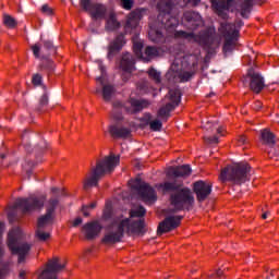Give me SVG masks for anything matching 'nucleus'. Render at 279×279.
<instances>
[{"instance_id": "nucleus-1", "label": "nucleus", "mask_w": 279, "mask_h": 279, "mask_svg": "<svg viewBox=\"0 0 279 279\" xmlns=\"http://www.w3.org/2000/svg\"><path fill=\"white\" fill-rule=\"evenodd\" d=\"M191 166L183 165L170 167L167 171L168 181L159 183L156 189H161L163 195L170 193V205L173 209L169 213H180V210H191L195 204V197L189 187H184V182L178 178H189L191 175Z\"/></svg>"}, {"instance_id": "nucleus-2", "label": "nucleus", "mask_w": 279, "mask_h": 279, "mask_svg": "<svg viewBox=\"0 0 279 279\" xmlns=\"http://www.w3.org/2000/svg\"><path fill=\"white\" fill-rule=\"evenodd\" d=\"M121 160L120 156L109 155L102 159H98L95 166H92L85 173L82 184L84 191H90L93 187L99 186V181L106 175H110L117 169Z\"/></svg>"}, {"instance_id": "nucleus-3", "label": "nucleus", "mask_w": 279, "mask_h": 279, "mask_svg": "<svg viewBox=\"0 0 279 279\" xmlns=\"http://www.w3.org/2000/svg\"><path fill=\"white\" fill-rule=\"evenodd\" d=\"M45 202H47L46 195H31L26 198L15 199L12 209L8 213V219L10 223L19 221L16 217V210H22V215H29V213H36V210H43L45 208Z\"/></svg>"}, {"instance_id": "nucleus-4", "label": "nucleus", "mask_w": 279, "mask_h": 279, "mask_svg": "<svg viewBox=\"0 0 279 279\" xmlns=\"http://www.w3.org/2000/svg\"><path fill=\"white\" fill-rule=\"evenodd\" d=\"M250 171L252 167L247 162L234 163L227 166L220 172L221 182H232L233 184H245L250 180Z\"/></svg>"}, {"instance_id": "nucleus-5", "label": "nucleus", "mask_w": 279, "mask_h": 279, "mask_svg": "<svg viewBox=\"0 0 279 279\" xmlns=\"http://www.w3.org/2000/svg\"><path fill=\"white\" fill-rule=\"evenodd\" d=\"M23 239V230L21 228L12 229L8 234V247L12 254L17 255V263H25L29 250H32V244L27 242H20Z\"/></svg>"}, {"instance_id": "nucleus-6", "label": "nucleus", "mask_w": 279, "mask_h": 279, "mask_svg": "<svg viewBox=\"0 0 279 279\" xmlns=\"http://www.w3.org/2000/svg\"><path fill=\"white\" fill-rule=\"evenodd\" d=\"M243 27V22L236 20L234 24L222 22L220 23L219 33L225 37L223 51L228 53L236 47V40H239V29Z\"/></svg>"}, {"instance_id": "nucleus-7", "label": "nucleus", "mask_w": 279, "mask_h": 279, "mask_svg": "<svg viewBox=\"0 0 279 279\" xmlns=\"http://www.w3.org/2000/svg\"><path fill=\"white\" fill-rule=\"evenodd\" d=\"M125 226H128V222L117 220L109 225L101 239L102 245H106L107 247H112V245L121 243L125 234Z\"/></svg>"}, {"instance_id": "nucleus-8", "label": "nucleus", "mask_w": 279, "mask_h": 279, "mask_svg": "<svg viewBox=\"0 0 279 279\" xmlns=\"http://www.w3.org/2000/svg\"><path fill=\"white\" fill-rule=\"evenodd\" d=\"M66 269V262L60 257H52L37 271V279H58V274Z\"/></svg>"}, {"instance_id": "nucleus-9", "label": "nucleus", "mask_w": 279, "mask_h": 279, "mask_svg": "<svg viewBox=\"0 0 279 279\" xmlns=\"http://www.w3.org/2000/svg\"><path fill=\"white\" fill-rule=\"evenodd\" d=\"M130 185L133 191H136L137 195H140L142 202H145V204H153V202L158 199L156 190H154L149 183L142 181L141 178L130 181Z\"/></svg>"}, {"instance_id": "nucleus-10", "label": "nucleus", "mask_w": 279, "mask_h": 279, "mask_svg": "<svg viewBox=\"0 0 279 279\" xmlns=\"http://www.w3.org/2000/svg\"><path fill=\"white\" fill-rule=\"evenodd\" d=\"M81 8L85 12H89L92 19H95V21L106 19V13L108 12L106 5L101 3H93L90 0H81Z\"/></svg>"}, {"instance_id": "nucleus-11", "label": "nucleus", "mask_w": 279, "mask_h": 279, "mask_svg": "<svg viewBox=\"0 0 279 279\" xmlns=\"http://www.w3.org/2000/svg\"><path fill=\"white\" fill-rule=\"evenodd\" d=\"M58 198H50L46 204V214L38 218L37 228L43 229L53 221L56 208H58Z\"/></svg>"}, {"instance_id": "nucleus-12", "label": "nucleus", "mask_w": 279, "mask_h": 279, "mask_svg": "<svg viewBox=\"0 0 279 279\" xmlns=\"http://www.w3.org/2000/svg\"><path fill=\"white\" fill-rule=\"evenodd\" d=\"M182 219H184V216L166 217L157 228V236H162V234H167V232H171V230H175V228H180V225L182 223Z\"/></svg>"}, {"instance_id": "nucleus-13", "label": "nucleus", "mask_w": 279, "mask_h": 279, "mask_svg": "<svg viewBox=\"0 0 279 279\" xmlns=\"http://www.w3.org/2000/svg\"><path fill=\"white\" fill-rule=\"evenodd\" d=\"M195 75V72L190 70H184L181 68V71H179L178 64L173 63L167 73L168 80H172L175 84L182 83V82H189L191 77Z\"/></svg>"}, {"instance_id": "nucleus-14", "label": "nucleus", "mask_w": 279, "mask_h": 279, "mask_svg": "<svg viewBox=\"0 0 279 279\" xmlns=\"http://www.w3.org/2000/svg\"><path fill=\"white\" fill-rule=\"evenodd\" d=\"M193 191L196 195L197 202H206V199H208L213 193V183L206 181H196L193 184Z\"/></svg>"}, {"instance_id": "nucleus-15", "label": "nucleus", "mask_w": 279, "mask_h": 279, "mask_svg": "<svg viewBox=\"0 0 279 279\" xmlns=\"http://www.w3.org/2000/svg\"><path fill=\"white\" fill-rule=\"evenodd\" d=\"M120 221H125L126 225L124 226V230H126L129 236H143L147 229H145V220H130V219H122Z\"/></svg>"}, {"instance_id": "nucleus-16", "label": "nucleus", "mask_w": 279, "mask_h": 279, "mask_svg": "<svg viewBox=\"0 0 279 279\" xmlns=\"http://www.w3.org/2000/svg\"><path fill=\"white\" fill-rule=\"evenodd\" d=\"M246 80L250 82V89L256 95L262 93L263 88H265V78L254 69L247 71Z\"/></svg>"}, {"instance_id": "nucleus-17", "label": "nucleus", "mask_w": 279, "mask_h": 279, "mask_svg": "<svg viewBox=\"0 0 279 279\" xmlns=\"http://www.w3.org/2000/svg\"><path fill=\"white\" fill-rule=\"evenodd\" d=\"M82 230L85 234V239H87V241H93L97 239L98 234H101V230H104V226H101L99 220H94L85 223Z\"/></svg>"}, {"instance_id": "nucleus-18", "label": "nucleus", "mask_w": 279, "mask_h": 279, "mask_svg": "<svg viewBox=\"0 0 279 279\" xmlns=\"http://www.w3.org/2000/svg\"><path fill=\"white\" fill-rule=\"evenodd\" d=\"M183 23L187 29L195 32L202 25V15L195 11H185L183 13Z\"/></svg>"}, {"instance_id": "nucleus-19", "label": "nucleus", "mask_w": 279, "mask_h": 279, "mask_svg": "<svg viewBox=\"0 0 279 279\" xmlns=\"http://www.w3.org/2000/svg\"><path fill=\"white\" fill-rule=\"evenodd\" d=\"M129 104L130 107L125 108L129 114H136L145 110V108H149V106H151V102H149V100L136 98H130Z\"/></svg>"}, {"instance_id": "nucleus-20", "label": "nucleus", "mask_w": 279, "mask_h": 279, "mask_svg": "<svg viewBox=\"0 0 279 279\" xmlns=\"http://www.w3.org/2000/svg\"><path fill=\"white\" fill-rule=\"evenodd\" d=\"M213 8L217 11L218 16L228 21V13L223 10H230L234 0H209Z\"/></svg>"}, {"instance_id": "nucleus-21", "label": "nucleus", "mask_w": 279, "mask_h": 279, "mask_svg": "<svg viewBox=\"0 0 279 279\" xmlns=\"http://www.w3.org/2000/svg\"><path fill=\"white\" fill-rule=\"evenodd\" d=\"M199 66V56L197 54H187L183 57L181 61V68L183 71H192V73H197Z\"/></svg>"}, {"instance_id": "nucleus-22", "label": "nucleus", "mask_w": 279, "mask_h": 279, "mask_svg": "<svg viewBox=\"0 0 279 279\" xmlns=\"http://www.w3.org/2000/svg\"><path fill=\"white\" fill-rule=\"evenodd\" d=\"M120 69L124 73H134L136 71V58L130 52L123 53L120 60Z\"/></svg>"}, {"instance_id": "nucleus-23", "label": "nucleus", "mask_w": 279, "mask_h": 279, "mask_svg": "<svg viewBox=\"0 0 279 279\" xmlns=\"http://www.w3.org/2000/svg\"><path fill=\"white\" fill-rule=\"evenodd\" d=\"M143 19V12H141V10H134L132 11L129 16H128V21L125 23V31L126 32H132V29H136V27H138V23L141 22V20Z\"/></svg>"}, {"instance_id": "nucleus-24", "label": "nucleus", "mask_w": 279, "mask_h": 279, "mask_svg": "<svg viewBox=\"0 0 279 279\" xmlns=\"http://www.w3.org/2000/svg\"><path fill=\"white\" fill-rule=\"evenodd\" d=\"M125 45V36L123 34H120L116 37V40L111 41L108 47V58H113V56H117L123 49V46Z\"/></svg>"}, {"instance_id": "nucleus-25", "label": "nucleus", "mask_w": 279, "mask_h": 279, "mask_svg": "<svg viewBox=\"0 0 279 279\" xmlns=\"http://www.w3.org/2000/svg\"><path fill=\"white\" fill-rule=\"evenodd\" d=\"M96 81L100 83V86H102L101 95L104 101L107 104L112 101V97H114L117 89L113 85L110 84H104V78L101 76L97 77Z\"/></svg>"}, {"instance_id": "nucleus-26", "label": "nucleus", "mask_w": 279, "mask_h": 279, "mask_svg": "<svg viewBox=\"0 0 279 279\" xmlns=\"http://www.w3.org/2000/svg\"><path fill=\"white\" fill-rule=\"evenodd\" d=\"M109 134L112 138H130L132 131L124 126L110 125Z\"/></svg>"}, {"instance_id": "nucleus-27", "label": "nucleus", "mask_w": 279, "mask_h": 279, "mask_svg": "<svg viewBox=\"0 0 279 279\" xmlns=\"http://www.w3.org/2000/svg\"><path fill=\"white\" fill-rule=\"evenodd\" d=\"M159 21H161V25H163L165 29H175L180 23L178 17L172 16L171 14L161 15Z\"/></svg>"}, {"instance_id": "nucleus-28", "label": "nucleus", "mask_w": 279, "mask_h": 279, "mask_svg": "<svg viewBox=\"0 0 279 279\" xmlns=\"http://www.w3.org/2000/svg\"><path fill=\"white\" fill-rule=\"evenodd\" d=\"M157 10L159 11L158 19L165 16V14H171V10H173V1L172 0H160L157 3Z\"/></svg>"}, {"instance_id": "nucleus-29", "label": "nucleus", "mask_w": 279, "mask_h": 279, "mask_svg": "<svg viewBox=\"0 0 279 279\" xmlns=\"http://www.w3.org/2000/svg\"><path fill=\"white\" fill-rule=\"evenodd\" d=\"M260 141L263 145H268V147H272L276 145V135L271 133L268 129H264L260 131Z\"/></svg>"}, {"instance_id": "nucleus-30", "label": "nucleus", "mask_w": 279, "mask_h": 279, "mask_svg": "<svg viewBox=\"0 0 279 279\" xmlns=\"http://www.w3.org/2000/svg\"><path fill=\"white\" fill-rule=\"evenodd\" d=\"M120 27L121 23L117 21V13L111 11L107 17L106 29L108 32H114V29H119Z\"/></svg>"}, {"instance_id": "nucleus-31", "label": "nucleus", "mask_w": 279, "mask_h": 279, "mask_svg": "<svg viewBox=\"0 0 279 279\" xmlns=\"http://www.w3.org/2000/svg\"><path fill=\"white\" fill-rule=\"evenodd\" d=\"M156 57H158V48L154 46H147L144 53L141 54L143 62H151Z\"/></svg>"}, {"instance_id": "nucleus-32", "label": "nucleus", "mask_w": 279, "mask_h": 279, "mask_svg": "<svg viewBox=\"0 0 279 279\" xmlns=\"http://www.w3.org/2000/svg\"><path fill=\"white\" fill-rule=\"evenodd\" d=\"M254 8V0H243L240 5V14L242 19H250L252 9Z\"/></svg>"}, {"instance_id": "nucleus-33", "label": "nucleus", "mask_w": 279, "mask_h": 279, "mask_svg": "<svg viewBox=\"0 0 279 279\" xmlns=\"http://www.w3.org/2000/svg\"><path fill=\"white\" fill-rule=\"evenodd\" d=\"M194 43H198L201 47H210L213 45V35L210 33L206 32L202 35H195Z\"/></svg>"}, {"instance_id": "nucleus-34", "label": "nucleus", "mask_w": 279, "mask_h": 279, "mask_svg": "<svg viewBox=\"0 0 279 279\" xmlns=\"http://www.w3.org/2000/svg\"><path fill=\"white\" fill-rule=\"evenodd\" d=\"M169 99L171 102L168 104H172V106L178 108V106H180V99H182V92L180 90V88L170 89Z\"/></svg>"}, {"instance_id": "nucleus-35", "label": "nucleus", "mask_w": 279, "mask_h": 279, "mask_svg": "<svg viewBox=\"0 0 279 279\" xmlns=\"http://www.w3.org/2000/svg\"><path fill=\"white\" fill-rule=\"evenodd\" d=\"M174 38L180 40H187V43H195V33L185 31H175Z\"/></svg>"}, {"instance_id": "nucleus-36", "label": "nucleus", "mask_w": 279, "mask_h": 279, "mask_svg": "<svg viewBox=\"0 0 279 279\" xmlns=\"http://www.w3.org/2000/svg\"><path fill=\"white\" fill-rule=\"evenodd\" d=\"M172 110H175V105L168 102L166 106L158 110L157 114L160 119H165V117L169 119V117H171Z\"/></svg>"}, {"instance_id": "nucleus-37", "label": "nucleus", "mask_w": 279, "mask_h": 279, "mask_svg": "<svg viewBox=\"0 0 279 279\" xmlns=\"http://www.w3.org/2000/svg\"><path fill=\"white\" fill-rule=\"evenodd\" d=\"M147 75H148L149 80H151L156 84H160L162 82V76H161L160 72H158V70H156V68H149L147 71Z\"/></svg>"}, {"instance_id": "nucleus-38", "label": "nucleus", "mask_w": 279, "mask_h": 279, "mask_svg": "<svg viewBox=\"0 0 279 279\" xmlns=\"http://www.w3.org/2000/svg\"><path fill=\"white\" fill-rule=\"evenodd\" d=\"M3 25L8 27V29H16L19 22L16 19L12 17V15L4 14L3 15Z\"/></svg>"}, {"instance_id": "nucleus-39", "label": "nucleus", "mask_w": 279, "mask_h": 279, "mask_svg": "<svg viewBox=\"0 0 279 279\" xmlns=\"http://www.w3.org/2000/svg\"><path fill=\"white\" fill-rule=\"evenodd\" d=\"M112 107H113V110L111 112L113 119L116 121H121V119H123V116L121 113H118L117 114V110H121V108H123V104L119 100H116L112 102Z\"/></svg>"}, {"instance_id": "nucleus-40", "label": "nucleus", "mask_w": 279, "mask_h": 279, "mask_svg": "<svg viewBox=\"0 0 279 279\" xmlns=\"http://www.w3.org/2000/svg\"><path fill=\"white\" fill-rule=\"evenodd\" d=\"M43 63L40 64V70L41 71H48V73H53L54 64L51 61V59H47L43 57Z\"/></svg>"}, {"instance_id": "nucleus-41", "label": "nucleus", "mask_w": 279, "mask_h": 279, "mask_svg": "<svg viewBox=\"0 0 279 279\" xmlns=\"http://www.w3.org/2000/svg\"><path fill=\"white\" fill-rule=\"evenodd\" d=\"M35 238L37 239V241L45 242L51 238V234L37 228V230L35 231Z\"/></svg>"}, {"instance_id": "nucleus-42", "label": "nucleus", "mask_w": 279, "mask_h": 279, "mask_svg": "<svg viewBox=\"0 0 279 279\" xmlns=\"http://www.w3.org/2000/svg\"><path fill=\"white\" fill-rule=\"evenodd\" d=\"M148 36L153 43H160L162 40V32L150 29Z\"/></svg>"}, {"instance_id": "nucleus-43", "label": "nucleus", "mask_w": 279, "mask_h": 279, "mask_svg": "<svg viewBox=\"0 0 279 279\" xmlns=\"http://www.w3.org/2000/svg\"><path fill=\"white\" fill-rule=\"evenodd\" d=\"M47 106H49V96L44 94L39 99V107L37 108L38 112H43Z\"/></svg>"}, {"instance_id": "nucleus-44", "label": "nucleus", "mask_w": 279, "mask_h": 279, "mask_svg": "<svg viewBox=\"0 0 279 279\" xmlns=\"http://www.w3.org/2000/svg\"><path fill=\"white\" fill-rule=\"evenodd\" d=\"M50 193L52 197L50 199H58V205L60 204V195H64V190H60L59 187H51Z\"/></svg>"}, {"instance_id": "nucleus-45", "label": "nucleus", "mask_w": 279, "mask_h": 279, "mask_svg": "<svg viewBox=\"0 0 279 279\" xmlns=\"http://www.w3.org/2000/svg\"><path fill=\"white\" fill-rule=\"evenodd\" d=\"M149 128L153 132H160L162 130V122L160 120H153Z\"/></svg>"}, {"instance_id": "nucleus-46", "label": "nucleus", "mask_w": 279, "mask_h": 279, "mask_svg": "<svg viewBox=\"0 0 279 279\" xmlns=\"http://www.w3.org/2000/svg\"><path fill=\"white\" fill-rule=\"evenodd\" d=\"M147 213V210H145V207L140 206L137 209L132 210L130 213L131 217H145V214Z\"/></svg>"}, {"instance_id": "nucleus-47", "label": "nucleus", "mask_w": 279, "mask_h": 279, "mask_svg": "<svg viewBox=\"0 0 279 279\" xmlns=\"http://www.w3.org/2000/svg\"><path fill=\"white\" fill-rule=\"evenodd\" d=\"M123 10H131L134 7V0H120Z\"/></svg>"}, {"instance_id": "nucleus-48", "label": "nucleus", "mask_w": 279, "mask_h": 279, "mask_svg": "<svg viewBox=\"0 0 279 279\" xmlns=\"http://www.w3.org/2000/svg\"><path fill=\"white\" fill-rule=\"evenodd\" d=\"M133 51H134V53L135 54H137V56H140V58H141V56H143V44L142 43H135L134 45H133Z\"/></svg>"}, {"instance_id": "nucleus-49", "label": "nucleus", "mask_w": 279, "mask_h": 279, "mask_svg": "<svg viewBox=\"0 0 279 279\" xmlns=\"http://www.w3.org/2000/svg\"><path fill=\"white\" fill-rule=\"evenodd\" d=\"M204 141L206 145H217V143H219V137H217V135H214L211 137H204Z\"/></svg>"}, {"instance_id": "nucleus-50", "label": "nucleus", "mask_w": 279, "mask_h": 279, "mask_svg": "<svg viewBox=\"0 0 279 279\" xmlns=\"http://www.w3.org/2000/svg\"><path fill=\"white\" fill-rule=\"evenodd\" d=\"M269 158H276L279 156V147L278 146H270L268 150Z\"/></svg>"}, {"instance_id": "nucleus-51", "label": "nucleus", "mask_w": 279, "mask_h": 279, "mask_svg": "<svg viewBox=\"0 0 279 279\" xmlns=\"http://www.w3.org/2000/svg\"><path fill=\"white\" fill-rule=\"evenodd\" d=\"M102 219H104L105 221H108V220L112 219V208L107 207V208L104 210Z\"/></svg>"}, {"instance_id": "nucleus-52", "label": "nucleus", "mask_w": 279, "mask_h": 279, "mask_svg": "<svg viewBox=\"0 0 279 279\" xmlns=\"http://www.w3.org/2000/svg\"><path fill=\"white\" fill-rule=\"evenodd\" d=\"M32 84L35 86H40L43 84V76L40 74H34L32 78Z\"/></svg>"}, {"instance_id": "nucleus-53", "label": "nucleus", "mask_w": 279, "mask_h": 279, "mask_svg": "<svg viewBox=\"0 0 279 279\" xmlns=\"http://www.w3.org/2000/svg\"><path fill=\"white\" fill-rule=\"evenodd\" d=\"M148 86H149V83H147V81H140V82L137 83V88H138V90H141L142 93H145V92L147 90Z\"/></svg>"}, {"instance_id": "nucleus-54", "label": "nucleus", "mask_w": 279, "mask_h": 279, "mask_svg": "<svg viewBox=\"0 0 279 279\" xmlns=\"http://www.w3.org/2000/svg\"><path fill=\"white\" fill-rule=\"evenodd\" d=\"M35 58H40V45L35 44L31 47Z\"/></svg>"}, {"instance_id": "nucleus-55", "label": "nucleus", "mask_w": 279, "mask_h": 279, "mask_svg": "<svg viewBox=\"0 0 279 279\" xmlns=\"http://www.w3.org/2000/svg\"><path fill=\"white\" fill-rule=\"evenodd\" d=\"M41 12H43L44 14L51 15V14H53V9H51V7H48V4H44V5L41 7Z\"/></svg>"}, {"instance_id": "nucleus-56", "label": "nucleus", "mask_w": 279, "mask_h": 279, "mask_svg": "<svg viewBox=\"0 0 279 279\" xmlns=\"http://www.w3.org/2000/svg\"><path fill=\"white\" fill-rule=\"evenodd\" d=\"M142 121L146 124V125H150L151 123V113H145L144 117L142 118Z\"/></svg>"}, {"instance_id": "nucleus-57", "label": "nucleus", "mask_w": 279, "mask_h": 279, "mask_svg": "<svg viewBox=\"0 0 279 279\" xmlns=\"http://www.w3.org/2000/svg\"><path fill=\"white\" fill-rule=\"evenodd\" d=\"M238 145L241 147L243 145H247V137L245 135H240L238 137Z\"/></svg>"}, {"instance_id": "nucleus-58", "label": "nucleus", "mask_w": 279, "mask_h": 279, "mask_svg": "<svg viewBox=\"0 0 279 279\" xmlns=\"http://www.w3.org/2000/svg\"><path fill=\"white\" fill-rule=\"evenodd\" d=\"M44 49H46V51H51V49H53V43L50 40L44 41Z\"/></svg>"}, {"instance_id": "nucleus-59", "label": "nucleus", "mask_w": 279, "mask_h": 279, "mask_svg": "<svg viewBox=\"0 0 279 279\" xmlns=\"http://www.w3.org/2000/svg\"><path fill=\"white\" fill-rule=\"evenodd\" d=\"M82 213H83L84 217H90V213H88V206L83 205Z\"/></svg>"}, {"instance_id": "nucleus-60", "label": "nucleus", "mask_w": 279, "mask_h": 279, "mask_svg": "<svg viewBox=\"0 0 279 279\" xmlns=\"http://www.w3.org/2000/svg\"><path fill=\"white\" fill-rule=\"evenodd\" d=\"M82 218H76V219H74V221H73V228H77V226H81V223H82Z\"/></svg>"}, {"instance_id": "nucleus-61", "label": "nucleus", "mask_w": 279, "mask_h": 279, "mask_svg": "<svg viewBox=\"0 0 279 279\" xmlns=\"http://www.w3.org/2000/svg\"><path fill=\"white\" fill-rule=\"evenodd\" d=\"M267 0H253V5H263Z\"/></svg>"}, {"instance_id": "nucleus-62", "label": "nucleus", "mask_w": 279, "mask_h": 279, "mask_svg": "<svg viewBox=\"0 0 279 279\" xmlns=\"http://www.w3.org/2000/svg\"><path fill=\"white\" fill-rule=\"evenodd\" d=\"M19 278H20V279H25V278H27V272H26L25 270H20Z\"/></svg>"}, {"instance_id": "nucleus-63", "label": "nucleus", "mask_w": 279, "mask_h": 279, "mask_svg": "<svg viewBox=\"0 0 279 279\" xmlns=\"http://www.w3.org/2000/svg\"><path fill=\"white\" fill-rule=\"evenodd\" d=\"M122 80L123 82H128V80H130V73L125 72L124 74H122Z\"/></svg>"}, {"instance_id": "nucleus-64", "label": "nucleus", "mask_w": 279, "mask_h": 279, "mask_svg": "<svg viewBox=\"0 0 279 279\" xmlns=\"http://www.w3.org/2000/svg\"><path fill=\"white\" fill-rule=\"evenodd\" d=\"M262 108H263V102L256 101V102H255V110H259V109H262Z\"/></svg>"}]
</instances>
